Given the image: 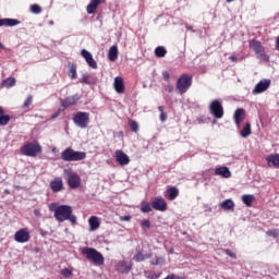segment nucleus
<instances>
[{"instance_id":"nucleus-1","label":"nucleus","mask_w":279,"mask_h":279,"mask_svg":"<svg viewBox=\"0 0 279 279\" xmlns=\"http://www.w3.org/2000/svg\"><path fill=\"white\" fill-rule=\"evenodd\" d=\"M49 210L53 213V217L56 221H59V223L70 221L72 226L77 225V217L73 215V207L69 205H59L58 203H52L49 206Z\"/></svg>"},{"instance_id":"nucleus-2","label":"nucleus","mask_w":279,"mask_h":279,"mask_svg":"<svg viewBox=\"0 0 279 279\" xmlns=\"http://www.w3.org/2000/svg\"><path fill=\"white\" fill-rule=\"evenodd\" d=\"M61 160L63 162H80V160H86V153L68 147L61 153Z\"/></svg>"},{"instance_id":"nucleus-3","label":"nucleus","mask_w":279,"mask_h":279,"mask_svg":"<svg viewBox=\"0 0 279 279\" xmlns=\"http://www.w3.org/2000/svg\"><path fill=\"white\" fill-rule=\"evenodd\" d=\"M191 86H193V75L183 73L177 80L175 90L179 95H185Z\"/></svg>"},{"instance_id":"nucleus-4","label":"nucleus","mask_w":279,"mask_h":279,"mask_svg":"<svg viewBox=\"0 0 279 279\" xmlns=\"http://www.w3.org/2000/svg\"><path fill=\"white\" fill-rule=\"evenodd\" d=\"M21 154H23V156H28L29 158H36L37 154H43V146H40L38 141L26 143L21 148Z\"/></svg>"},{"instance_id":"nucleus-5","label":"nucleus","mask_w":279,"mask_h":279,"mask_svg":"<svg viewBox=\"0 0 279 279\" xmlns=\"http://www.w3.org/2000/svg\"><path fill=\"white\" fill-rule=\"evenodd\" d=\"M82 254L86 256L87 260H93L96 265H104L105 263L104 255L97 248L84 247Z\"/></svg>"},{"instance_id":"nucleus-6","label":"nucleus","mask_w":279,"mask_h":279,"mask_svg":"<svg viewBox=\"0 0 279 279\" xmlns=\"http://www.w3.org/2000/svg\"><path fill=\"white\" fill-rule=\"evenodd\" d=\"M73 121L75 125H77L82 130H86V128H88V123H90V113L78 111L74 114Z\"/></svg>"},{"instance_id":"nucleus-7","label":"nucleus","mask_w":279,"mask_h":279,"mask_svg":"<svg viewBox=\"0 0 279 279\" xmlns=\"http://www.w3.org/2000/svg\"><path fill=\"white\" fill-rule=\"evenodd\" d=\"M210 114L215 117V119L223 118V106L219 100H213L209 105Z\"/></svg>"},{"instance_id":"nucleus-8","label":"nucleus","mask_w":279,"mask_h":279,"mask_svg":"<svg viewBox=\"0 0 279 279\" xmlns=\"http://www.w3.org/2000/svg\"><path fill=\"white\" fill-rule=\"evenodd\" d=\"M29 239V229L27 228L20 229L14 234V241H16V243H27Z\"/></svg>"},{"instance_id":"nucleus-9","label":"nucleus","mask_w":279,"mask_h":279,"mask_svg":"<svg viewBox=\"0 0 279 279\" xmlns=\"http://www.w3.org/2000/svg\"><path fill=\"white\" fill-rule=\"evenodd\" d=\"M269 86H271V80L264 78L259 81L253 89V95H260V93H265V90H267Z\"/></svg>"},{"instance_id":"nucleus-10","label":"nucleus","mask_w":279,"mask_h":279,"mask_svg":"<svg viewBox=\"0 0 279 279\" xmlns=\"http://www.w3.org/2000/svg\"><path fill=\"white\" fill-rule=\"evenodd\" d=\"M82 184V178L76 172H70L68 174V185L70 189H80Z\"/></svg>"},{"instance_id":"nucleus-11","label":"nucleus","mask_w":279,"mask_h":279,"mask_svg":"<svg viewBox=\"0 0 279 279\" xmlns=\"http://www.w3.org/2000/svg\"><path fill=\"white\" fill-rule=\"evenodd\" d=\"M151 208L159 210V213H165L167 210V201L162 196H157L151 201Z\"/></svg>"},{"instance_id":"nucleus-12","label":"nucleus","mask_w":279,"mask_h":279,"mask_svg":"<svg viewBox=\"0 0 279 279\" xmlns=\"http://www.w3.org/2000/svg\"><path fill=\"white\" fill-rule=\"evenodd\" d=\"M132 262L120 260L116 264V271L118 274H130L132 271Z\"/></svg>"},{"instance_id":"nucleus-13","label":"nucleus","mask_w":279,"mask_h":279,"mask_svg":"<svg viewBox=\"0 0 279 279\" xmlns=\"http://www.w3.org/2000/svg\"><path fill=\"white\" fill-rule=\"evenodd\" d=\"M116 161L120 163L121 167H125L130 165V156L125 154L123 150L118 149L114 153Z\"/></svg>"},{"instance_id":"nucleus-14","label":"nucleus","mask_w":279,"mask_h":279,"mask_svg":"<svg viewBox=\"0 0 279 279\" xmlns=\"http://www.w3.org/2000/svg\"><path fill=\"white\" fill-rule=\"evenodd\" d=\"M50 189L52 193H60V191H64V181L62 178L57 177L50 182Z\"/></svg>"},{"instance_id":"nucleus-15","label":"nucleus","mask_w":279,"mask_h":279,"mask_svg":"<svg viewBox=\"0 0 279 279\" xmlns=\"http://www.w3.org/2000/svg\"><path fill=\"white\" fill-rule=\"evenodd\" d=\"M81 56L84 58L85 62H87L88 66H90V69H97V61H95L93 54L88 50H81Z\"/></svg>"},{"instance_id":"nucleus-16","label":"nucleus","mask_w":279,"mask_h":279,"mask_svg":"<svg viewBox=\"0 0 279 279\" xmlns=\"http://www.w3.org/2000/svg\"><path fill=\"white\" fill-rule=\"evenodd\" d=\"M102 3H106V0H90L89 5L86 7L87 14H97V8Z\"/></svg>"},{"instance_id":"nucleus-17","label":"nucleus","mask_w":279,"mask_h":279,"mask_svg":"<svg viewBox=\"0 0 279 279\" xmlns=\"http://www.w3.org/2000/svg\"><path fill=\"white\" fill-rule=\"evenodd\" d=\"M113 88L116 93H119V95L125 93V83L123 82V77L117 76L113 81Z\"/></svg>"},{"instance_id":"nucleus-18","label":"nucleus","mask_w":279,"mask_h":279,"mask_svg":"<svg viewBox=\"0 0 279 279\" xmlns=\"http://www.w3.org/2000/svg\"><path fill=\"white\" fill-rule=\"evenodd\" d=\"M233 120L235 125H241L245 120V109L239 108L234 111Z\"/></svg>"},{"instance_id":"nucleus-19","label":"nucleus","mask_w":279,"mask_h":279,"mask_svg":"<svg viewBox=\"0 0 279 279\" xmlns=\"http://www.w3.org/2000/svg\"><path fill=\"white\" fill-rule=\"evenodd\" d=\"M266 162H268V167H274L275 169H279V154H270L266 157Z\"/></svg>"},{"instance_id":"nucleus-20","label":"nucleus","mask_w":279,"mask_h":279,"mask_svg":"<svg viewBox=\"0 0 279 279\" xmlns=\"http://www.w3.org/2000/svg\"><path fill=\"white\" fill-rule=\"evenodd\" d=\"M15 25H21V21L16 19H0V27H15Z\"/></svg>"},{"instance_id":"nucleus-21","label":"nucleus","mask_w":279,"mask_h":279,"mask_svg":"<svg viewBox=\"0 0 279 279\" xmlns=\"http://www.w3.org/2000/svg\"><path fill=\"white\" fill-rule=\"evenodd\" d=\"M88 223L89 232H95V230H99V226H101V222L99 221V218L97 216L89 217Z\"/></svg>"},{"instance_id":"nucleus-22","label":"nucleus","mask_w":279,"mask_h":279,"mask_svg":"<svg viewBox=\"0 0 279 279\" xmlns=\"http://www.w3.org/2000/svg\"><path fill=\"white\" fill-rule=\"evenodd\" d=\"M215 175H220L221 178H232V172L228 167H219L215 169Z\"/></svg>"},{"instance_id":"nucleus-23","label":"nucleus","mask_w":279,"mask_h":279,"mask_svg":"<svg viewBox=\"0 0 279 279\" xmlns=\"http://www.w3.org/2000/svg\"><path fill=\"white\" fill-rule=\"evenodd\" d=\"M250 49L254 51V53H262L263 50H265V47H263V44L256 39H252L250 41Z\"/></svg>"},{"instance_id":"nucleus-24","label":"nucleus","mask_w":279,"mask_h":279,"mask_svg":"<svg viewBox=\"0 0 279 279\" xmlns=\"http://www.w3.org/2000/svg\"><path fill=\"white\" fill-rule=\"evenodd\" d=\"M77 101H80V98H77V96H69L61 101V106L63 108H69L71 106H75V104H77Z\"/></svg>"},{"instance_id":"nucleus-25","label":"nucleus","mask_w":279,"mask_h":279,"mask_svg":"<svg viewBox=\"0 0 279 279\" xmlns=\"http://www.w3.org/2000/svg\"><path fill=\"white\" fill-rule=\"evenodd\" d=\"M241 199L242 203L247 206V208H252V204L256 202V196H254V194H244L242 195Z\"/></svg>"},{"instance_id":"nucleus-26","label":"nucleus","mask_w":279,"mask_h":279,"mask_svg":"<svg viewBox=\"0 0 279 279\" xmlns=\"http://www.w3.org/2000/svg\"><path fill=\"white\" fill-rule=\"evenodd\" d=\"M68 69H69V72H68L69 77L72 80H77V64L73 62H69Z\"/></svg>"},{"instance_id":"nucleus-27","label":"nucleus","mask_w":279,"mask_h":279,"mask_svg":"<svg viewBox=\"0 0 279 279\" xmlns=\"http://www.w3.org/2000/svg\"><path fill=\"white\" fill-rule=\"evenodd\" d=\"M108 58L110 62H116L117 58H119V48L117 46H112L109 49Z\"/></svg>"},{"instance_id":"nucleus-28","label":"nucleus","mask_w":279,"mask_h":279,"mask_svg":"<svg viewBox=\"0 0 279 279\" xmlns=\"http://www.w3.org/2000/svg\"><path fill=\"white\" fill-rule=\"evenodd\" d=\"M1 88H12V86H16V78L9 77L1 82Z\"/></svg>"},{"instance_id":"nucleus-29","label":"nucleus","mask_w":279,"mask_h":279,"mask_svg":"<svg viewBox=\"0 0 279 279\" xmlns=\"http://www.w3.org/2000/svg\"><path fill=\"white\" fill-rule=\"evenodd\" d=\"M4 113L5 110H3V107H0V125H8L10 123V116Z\"/></svg>"},{"instance_id":"nucleus-30","label":"nucleus","mask_w":279,"mask_h":279,"mask_svg":"<svg viewBox=\"0 0 279 279\" xmlns=\"http://www.w3.org/2000/svg\"><path fill=\"white\" fill-rule=\"evenodd\" d=\"M220 208H222V210H234V202L232 199H226L220 203Z\"/></svg>"},{"instance_id":"nucleus-31","label":"nucleus","mask_w":279,"mask_h":279,"mask_svg":"<svg viewBox=\"0 0 279 279\" xmlns=\"http://www.w3.org/2000/svg\"><path fill=\"white\" fill-rule=\"evenodd\" d=\"M168 199H170V202H173V199H175L179 195H180V191L177 190V187H170L168 191Z\"/></svg>"},{"instance_id":"nucleus-32","label":"nucleus","mask_w":279,"mask_h":279,"mask_svg":"<svg viewBox=\"0 0 279 279\" xmlns=\"http://www.w3.org/2000/svg\"><path fill=\"white\" fill-rule=\"evenodd\" d=\"M252 134V124L246 123L241 131L242 138H247Z\"/></svg>"},{"instance_id":"nucleus-33","label":"nucleus","mask_w":279,"mask_h":279,"mask_svg":"<svg viewBox=\"0 0 279 279\" xmlns=\"http://www.w3.org/2000/svg\"><path fill=\"white\" fill-rule=\"evenodd\" d=\"M155 56L156 58H165V56H167V49H165L162 46H158L155 49Z\"/></svg>"},{"instance_id":"nucleus-34","label":"nucleus","mask_w":279,"mask_h":279,"mask_svg":"<svg viewBox=\"0 0 279 279\" xmlns=\"http://www.w3.org/2000/svg\"><path fill=\"white\" fill-rule=\"evenodd\" d=\"M141 213H151V204H149L147 201H143L141 203Z\"/></svg>"},{"instance_id":"nucleus-35","label":"nucleus","mask_w":279,"mask_h":279,"mask_svg":"<svg viewBox=\"0 0 279 279\" xmlns=\"http://www.w3.org/2000/svg\"><path fill=\"white\" fill-rule=\"evenodd\" d=\"M146 258H149V255H145L143 252H138L134 255L133 260H135V263H143V260Z\"/></svg>"},{"instance_id":"nucleus-36","label":"nucleus","mask_w":279,"mask_h":279,"mask_svg":"<svg viewBox=\"0 0 279 279\" xmlns=\"http://www.w3.org/2000/svg\"><path fill=\"white\" fill-rule=\"evenodd\" d=\"M33 101H34V96L28 95L22 106L23 110H29V106H32Z\"/></svg>"},{"instance_id":"nucleus-37","label":"nucleus","mask_w":279,"mask_h":279,"mask_svg":"<svg viewBox=\"0 0 279 279\" xmlns=\"http://www.w3.org/2000/svg\"><path fill=\"white\" fill-rule=\"evenodd\" d=\"M257 60H263L264 62H269V56L265 53V49L262 52H256Z\"/></svg>"},{"instance_id":"nucleus-38","label":"nucleus","mask_w":279,"mask_h":279,"mask_svg":"<svg viewBox=\"0 0 279 279\" xmlns=\"http://www.w3.org/2000/svg\"><path fill=\"white\" fill-rule=\"evenodd\" d=\"M150 265L153 266L165 265V257L155 256V258L150 262Z\"/></svg>"},{"instance_id":"nucleus-39","label":"nucleus","mask_w":279,"mask_h":279,"mask_svg":"<svg viewBox=\"0 0 279 279\" xmlns=\"http://www.w3.org/2000/svg\"><path fill=\"white\" fill-rule=\"evenodd\" d=\"M61 276H63V278H73V270L69 269V268H63L60 270Z\"/></svg>"},{"instance_id":"nucleus-40","label":"nucleus","mask_w":279,"mask_h":279,"mask_svg":"<svg viewBox=\"0 0 279 279\" xmlns=\"http://www.w3.org/2000/svg\"><path fill=\"white\" fill-rule=\"evenodd\" d=\"M158 110H159V112H160V117H159V119H160V121L162 122V123H165V121H167V112H165V106H159L158 107Z\"/></svg>"},{"instance_id":"nucleus-41","label":"nucleus","mask_w":279,"mask_h":279,"mask_svg":"<svg viewBox=\"0 0 279 279\" xmlns=\"http://www.w3.org/2000/svg\"><path fill=\"white\" fill-rule=\"evenodd\" d=\"M144 275H145V278H147V279H158L161 276L160 272L156 274L154 271H145Z\"/></svg>"},{"instance_id":"nucleus-42","label":"nucleus","mask_w":279,"mask_h":279,"mask_svg":"<svg viewBox=\"0 0 279 279\" xmlns=\"http://www.w3.org/2000/svg\"><path fill=\"white\" fill-rule=\"evenodd\" d=\"M129 126L131 131L135 133L138 132V122H136L135 120H129Z\"/></svg>"},{"instance_id":"nucleus-43","label":"nucleus","mask_w":279,"mask_h":279,"mask_svg":"<svg viewBox=\"0 0 279 279\" xmlns=\"http://www.w3.org/2000/svg\"><path fill=\"white\" fill-rule=\"evenodd\" d=\"M31 12H33V14H40V12H43V8L38 4H32Z\"/></svg>"},{"instance_id":"nucleus-44","label":"nucleus","mask_w":279,"mask_h":279,"mask_svg":"<svg viewBox=\"0 0 279 279\" xmlns=\"http://www.w3.org/2000/svg\"><path fill=\"white\" fill-rule=\"evenodd\" d=\"M161 75H162V78L165 80V82H170V80H171V74L169 73V71H163V72L161 73Z\"/></svg>"},{"instance_id":"nucleus-45","label":"nucleus","mask_w":279,"mask_h":279,"mask_svg":"<svg viewBox=\"0 0 279 279\" xmlns=\"http://www.w3.org/2000/svg\"><path fill=\"white\" fill-rule=\"evenodd\" d=\"M141 227L142 228H151V222L149 221V219H145L141 222Z\"/></svg>"},{"instance_id":"nucleus-46","label":"nucleus","mask_w":279,"mask_h":279,"mask_svg":"<svg viewBox=\"0 0 279 279\" xmlns=\"http://www.w3.org/2000/svg\"><path fill=\"white\" fill-rule=\"evenodd\" d=\"M82 84H90V81L88 80V74H83L81 77Z\"/></svg>"},{"instance_id":"nucleus-47","label":"nucleus","mask_w":279,"mask_h":279,"mask_svg":"<svg viewBox=\"0 0 279 279\" xmlns=\"http://www.w3.org/2000/svg\"><path fill=\"white\" fill-rule=\"evenodd\" d=\"M166 93H173V85H171V83H168L167 85L163 86Z\"/></svg>"},{"instance_id":"nucleus-48","label":"nucleus","mask_w":279,"mask_h":279,"mask_svg":"<svg viewBox=\"0 0 279 279\" xmlns=\"http://www.w3.org/2000/svg\"><path fill=\"white\" fill-rule=\"evenodd\" d=\"M225 254H227V256H230V258L236 259V254L232 253V251L229 248L225 250Z\"/></svg>"},{"instance_id":"nucleus-49","label":"nucleus","mask_w":279,"mask_h":279,"mask_svg":"<svg viewBox=\"0 0 279 279\" xmlns=\"http://www.w3.org/2000/svg\"><path fill=\"white\" fill-rule=\"evenodd\" d=\"M120 221H132V216H121Z\"/></svg>"},{"instance_id":"nucleus-50","label":"nucleus","mask_w":279,"mask_h":279,"mask_svg":"<svg viewBox=\"0 0 279 279\" xmlns=\"http://www.w3.org/2000/svg\"><path fill=\"white\" fill-rule=\"evenodd\" d=\"M278 230H270V231H267V235L268 236H276Z\"/></svg>"},{"instance_id":"nucleus-51","label":"nucleus","mask_w":279,"mask_h":279,"mask_svg":"<svg viewBox=\"0 0 279 279\" xmlns=\"http://www.w3.org/2000/svg\"><path fill=\"white\" fill-rule=\"evenodd\" d=\"M229 60H231V62H239V58H236L234 56H230Z\"/></svg>"},{"instance_id":"nucleus-52","label":"nucleus","mask_w":279,"mask_h":279,"mask_svg":"<svg viewBox=\"0 0 279 279\" xmlns=\"http://www.w3.org/2000/svg\"><path fill=\"white\" fill-rule=\"evenodd\" d=\"M34 215L35 217H41V213L39 211V209H34Z\"/></svg>"},{"instance_id":"nucleus-53","label":"nucleus","mask_w":279,"mask_h":279,"mask_svg":"<svg viewBox=\"0 0 279 279\" xmlns=\"http://www.w3.org/2000/svg\"><path fill=\"white\" fill-rule=\"evenodd\" d=\"M58 114H60V110L56 113L52 114V118L56 119V117H58Z\"/></svg>"},{"instance_id":"nucleus-54","label":"nucleus","mask_w":279,"mask_h":279,"mask_svg":"<svg viewBox=\"0 0 279 279\" xmlns=\"http://www.w3.org/2000/svg\"><path fill=\"white\" fill-rule=\"evenodd\" d=\"M0 49H5V46L0 41Z\"/></svg>"},{"instance_id":"nucleus-55","label":"nucleus","mask_w":279,"mask_h":279,"mask_svg":"<svg viewBox=\"0 0 279 279\" xmlns=\"http://www.w3.org/2000/svg\"><path fill=\"white\" fill-rule=\"evenodd\" d=\"M41 236H47V231H43Z\"/></svg>"},{"instance_id":"nucleus-56","label":"nucleus","mask_w":279,"mask_h":279,"mask_svg":"<svg viewBox=\"0 0 279 279\" xmlns=\"http://www.w3.org/2000/svg\"><path fill=\"white\" fill-rule=\"evenodd\" d=\"M227 1V3H232V1H234V0H226Z\"/></svg>"}]
</instances>
